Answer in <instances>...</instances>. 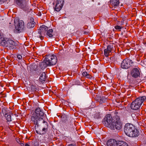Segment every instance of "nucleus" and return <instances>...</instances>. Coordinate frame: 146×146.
I'll use <instances>...</instances> for the list:
<instances>
[{
  "label": "nucleus",
  "instance_id": "obj_1",
  "mask_svg": "<svg viewBox=\"0 0 146 146\" xmlns=\"http://www.w3.org/2000/svg\"><path fill=\"white\" fill-rule=\"evenodd\" d=\"M125 134L128 136L131 137H135L139 135V132L135 128L133 125L130 123H127L124 129Z\"/></svg>",
  "mask_w": 146,
  "mask_h": 146
},
{
  "label": "nucleus",
  "instance_id": "obj_2",
  "mask_svg": "<svg viewBox=\"0 0 146 146\" xmlns=\"http://www.w3.org/2000/svg\"><path fill=\"white\" fill-rule=\"evenodd\" d=\"M44 113L40 108H37L35 110L34 113L31 117V121L34 123L38 126V123L40 121L43 120V117Z\"/></svg>",
  "mask_w": 146,
  "mask_h": 146
},
{
  "label": "nucleus",
  "instance_id": "obj_3",
  "mask_svg": "<svg viewBox=\"0 0 146 146\" xmlns=\"http://www.w3.org/2000/svg\"><path fill=\"white\" fill-rule=\"evenodd\" d=\"M146 99V97L145 96L137 98L131 104L130 106L131 108L134 110L138 109L140 107Z\"/></svg>",
  "mask_w": 146,
  "mask_h": 146
},
{
  "label": "nucleus",
  "instance_id": "obj_4",
  "mask_svg": "<svg viewBox=\"0 0 146 146\" xmlns=\"http://www.w3.org/2000/svg\"><path fill=\"white\" fill-rule=\"evenodd\" d=\"M45 63L46 65L50 66L55 65L57 62L56 57L54 55H46L44 58Z\"/></svg>",
  "mask_w": 146,
  "mask_h": 146
},
{
  "label": "nucleus",
  "instance_id": "obj_5",
  "mask_svg": "<svg viewBox=\"0 0 146 146\" xmlns=\"http://www.w3.org/2000/svg\"><path fill=\"white\" fill-rule=\"evenodd\" d=\"M115 118L116 121L113 122L112 125L110 128L113 130H114L115 129L117 130H120L122 128V123L120 121L119 117L117 115H115Z\"/></svg>",
  "mask_w": 146,
  "mask_h": 146
},
{
  "label": "nucleus",
  "instance_id": "obj_6",
  "mask_svg": "<svg viewBox=\"0 0 146 146\" xmlns=\"http://www.w3.org/2000/svg\"><path fill=\"white\" fill-rule=\"evenodd\" d=\"M14 24L16 31L17 32L22 30L24 28V22L22 20L18 21V19H15Z\"/></svg>",
  "mask_w": 146,
  "mask_h": 146
},
{
  "label": "nucleus",
  "instance_id": "obj_7",
  "mask_svg": "<svg viewBox=\"0 0 146 146\" xmlns=\"http://www.w3.org/2000/svg\"><path fill=\"white\" fill-rule=\"evenodd\" d=\"M114 44L113 43L110 44L107 47V48L104 49V54L106 57H108L111 55L112 53L114 51L115 49L113 47Z\"/></svg>",
  "mask_w": 146,
  "mask_h": 146
},
{
  "label": "nucleus",
  "instance_id": "obj_8",
  "mask_svg": "<svg viewBox=\"0 0 146 146\" xmlns=\"http://www.w3.org/2000/svg\"><path fill=\"white\" fill-rule=\"evenodd\" d=\"M133 62L129 59L125 58L123 60L121 64V67L123 69H127L132 66Z\"/></svg>",
  "mask_w": 146,
  "mask_h": 146
},
{
  "label": "nucleus",
  "instance_id": "obj_9",
  "mask_svg": "<svg viewBox=\"0 0 146 146\" xmlns=\"http://www.w3.org/2000/svg\"><path fill=\"white\" fill-rule=\"evenodd\" d=\"M104 119L106 126L110 128L112 125V123L114 122V121H113L112 116L110 114H107L105 116Z\"/></svg>",
  "mask_w": 146,
  "mask_h": 146
},
{
  "label": "nucleus",
  "instance_id": "obj_10",
  "mask_svg": "<svg viewBox=\"0 0 146 146\" xmlns=\"http://www.w3.org/2000/svg\"><path fill=\"white\" fill-rule=\"evenodd\" d=\"M48 27L44 25H42L40 26L38 29V33L37 34V36L40 38L41 40L44 39L43 35H44L46 31L48 30Z\"/></svg>",
  "mask_w": 146,
  "mask_h": 146
},
{
  "label": "nucleus",
  "instance_id": "obj_11",
  "mask_svg": "<svg viewBox=\"0 0 146 146\" xmlns=\"http://www.w3.org/2000/svg\"><path fill=\"white\" fill-rule=\"evenodd\" d=\"M29 0H15L16 4L21 9L26 10L27 8V2Z\"/></svg>",
  "mask_w": 146,
  "mask_h": 146
},
{
  "label": "nucleus",
  "instance_id": "obj_12",
  "mask_svg": "<svg viewBox=\"0 0 146 146\" xmlns=\"http://www.w3.org/2000/svg\"><path fill=\"white\" fill-rule=\"evenodd\" d=\"M64 2L63 0H57L56 4L54 8V11L57 12L59 11L63 6Z\"/></svg>",
  "mask_w": 146,
  "mask_h": 146
},
{
  "label": "nucleus",
  "instance_id": "obj_13",
  "mask_svg": "<svg viewBox=\"0 0 146 146\" xmlns=\"http://www.w3.org/2000/svg\"><path fill=\"white\" fill-rule=\"evenodd\" d=\"M131 74L133 78H136L140 75V72L138 68H133L131 70Z\"/></svg>",
  "mask_w": 146,
  "mask_h": 146
},
{
  "label": "nucleus",
  "instance_id": "obj_14",
  "mask_svg": "<svg viewBox=\"0 0 146 146\" xmlns=\"http://www.w3.org/2000/svg\"><path fill=\"white\" fill-rule=\"evenodd\" d=\"M118 141L114 139H111L107 141V145L108 146H117Z\"/></svg>",
  "mask_w": 146,
  "mask_h": 146
},
{
  "label": "nucleus",
  "instance_id": "obj_15",
  "mask_svg": "<svg viewBox=\"0 0 146 146\" xmlns=\"http://www.w3.org/2000/svg\"><path fill=\"white\" fill-rule=\"evenodd\" d=\"M8 38L3 37L1 35H0V43L1 45L7 46L8 44Z\"/></svg>",
  "mask_w": 146,
  "mask_h": 146
},
{
  "label": "nucleus",
  "instance_id": "obj_16",
  "mask_svg": "<svg viewBox=\"0 0 146 146\" xmlns=\"http://www.w3.org/2000/svg\"><path fill=\"white\" fill-rule=\"evenodd\" d=\"M16 44L15 42L11 39H8V44L7 46H8L11 49H13L16 47Z\"/></svg>",
  "mask_w": 146,
  "mask_h": 146
},
{
  "label": "nucleus",
  "instance_id": "obj_17",
  "mask_svg": "<svg viewBox=\"0 0 146 146\" xmlns=\"http://www.w3.org/2000/svg\"><path fill=\"white\" fill-rule=\"evenodd\" d=\"M110 3L111 5L115 8L118 6L119 2V0H111Z\"/></svg>",
  "mask_w": 146,
  "mask_h": 146
},
{
  "label": "nucleus",
  "instance_id": "obj_18",
  "mask_svg": "<svg viewBox=\"0 0 146 146\" xmlns=\"http://www.w3.org/2000/svg\"><path fill=\"white\" fill-rule=\"evenodd\" d=\"M46 75L45 73V72H43L40 76L39 80L42 83H44L45 80Z\"/></svg>",
  "mask_w": 146,
  "mask_h": 146
},
{
  "label": "nucleus",
  "instance_id": "obj_19",
  "mask_svg": "<svg viewBox=\"0 0 146 146\" xmlns=\"http://www.w3.org/2000/svg\"><path fill=\"white\" fill-rule=\"evenodd\" d=\"M33 20V19H31V21L28 23L27 27L28 28H31L34 27L35 23L34 21Z\"/></svg>",
  "mask_w": 146,
  "mask_h": 146
},
{
  "label": "nucleus",
  "instance_id": "obj_20",
  "mask_svg": "<svg viewBox=\"0 0 146 146\" xmlns=\"http://www.w3.org/2000/svg\"><path fill=\"white\" fill-rule=\"evenodd\" d=\"M53 30L52 29L47 30L46 33V35L47 37L50 38H52L53 36Z\"/></svg>",
  "mask_w": 146,
  "mask_h": 146
},
{
  "label": "nucleus",
  "instance_id": "obj_21",
  "mask_svg": "<svg viewBox=\"0 0 146 146\" xmlns=\"http://www.w3.org/2000/svg\"><path fill=\"white\" fill-rule=\"evenodd\" d=\"M92 116L95 119H100L101 118L100 113L98 112H96Z\"/></svg>",
  "mask_w": 146,
  "mask_h": 146
},
{
  "label": "nucleus",
  "instance_id": "obj_22",
  "mask_svg": "<svg viewBox=\"0 0 146 146\" xmlns=\"http://www.w3.org/2000/svg\"><path fill=\"white\" fill-rule=\"evenodd\" d=\"M117 146H128L127 144L123 141H119Z\"/></svg>",
  "mask_w": 146,
  "mask_h": 146
},
{
  "label": "nucleus",
  "instance_id": "obj_23",
  "mask_svg": "<svg viewBox=\"0 0 146 146\" xmlns=\"http://www.w3.org/2000/svg\"><path fill=\"white\" fill-rule=\"evenodd\" d=\"M5 116L6 119L8 122H10L11 121V115L10 114H5Z\"/></svg>",
  "mask_w": 146,
  "mask_h": 146
},
{
  "label": "nucleus",
  "instance_id": "obj_24",
  "mask_svg": "<svg viewBox=\"0 0 146 146\" xmlns=\"http://www.w3.org/2000/svg\"><path fill=\"white\" fill-rule=\"evenodd\" d=\"M31 90L32 91H36L37 90V87L35 85H32V86H31Z\"/></svg>",
  "mask_w": 146,
  "mask_h": 146
},
{
  "label": "nucleus",
  "instance_id": "obj_25",
  "mask_svg": "<svg viewBox=\"0 0 146 146\" xmlns=\"http://www.w3.org/2000/svg\"><path fill=\"white\" fill-rule=\"evenodd\" d=\"M106 99L105 97H102L100 99V102L101 103H102L106 102Z\"/></svg>",
  "mask_w": 146,
  "mask_h": 146
},
{
  "label": "nucleus",
  "instance_id": "obj_26",
  "mask_svg": "<svg viewBox=\"0 0 146 146\" xmlns=\"http://www.w3.org/2000/svg\"><path fill=\"white\" fill-rule=\"evenodd\" d=\"M115 28L116 29L120 30L122 27L118 25H117L115 27Z\"/></svg>",
  "mask_w": 146,
  "mask_h": 146
},
{
  "label": "nucleus",
  "instance_id": "obj_27",
  "mask_svg": "<svg viewBox=\"0 0 146 146\" xmlns=\"http://www.w3.org/2000/svg\"><path fill=\"white\" fill-rule=\"evenodd\" d=\"M88 74L87 72H84L82 73V75L83 76L85 77Z\"/></svg>",
  "mask_w": 146,
  "mask_h": 146
},
{
  "label": "nucleus",
  "instance_id": "obj_28",
  "mask_svg": "<svg viewBox=\"0 0 146 146\" xmlns=\"http://www.w3.org/2000/svg\"><path fill=\"white\" fill-rule=\"evenodd\" d=\"M17 58L19 59H21L22 58V56H21L20 55V54H18L17 56Z\"/></svg>",
  "mask_w": 146,
  "mask_h": 146
},
{
  "label": "nucleus",
  "instance_id": "obj_29",
  "mask_svg": "<svg viewBox=\"0 0 146 146\" xmlns=\"http://www.w3.org/2000/svg\"><path fill=\"white\" fill-rule=\"evenodd\" d=\"M86 78H90L91 77V76L90 74H88L86 76H85Z\"/></svg>",
  "mask_w": 146,
  "mask_h": 146
},
{
  "label": "nucleus",
  "instance_id": "obj_30",
  "mask_svg": "<svg viewBox=\"0 0 146 146\" xmlns=\"http://www.w3.org/2000/svg\"><path fill=\"white\" fill-rule=\"evenodd\" d=\"M42 123H45V125L47 126V123L46 122H45L44 120L43 121Z\"/></svg>",
  "mask_w": 146,
  "mask_h": 146
},
{
  "label": "nucleus",
  "instance_id": "obj_31",
  "mask_svg": "<svg viewBox=\"0 0 146 146\" xmlns=\"http://www.w3.org/2000/svg\"><path fill=\"white\" fill-rule=\"evenodd\" d=\"M46 129H47V128H43L42 129V131H45L46 130Z\"/></svg>",
  "mask_w": 146,
  "mask_h": 146
},
{
  "label": "nucleus",
  "instance_id": "obj_32",
  "mask_svg": "<svg viewBox=\"0 0 146 146\" xmlns=\"http://www.w3.org/2000/svg\"><path fill=\"white\" fill-rule=\"evenodd\" d=\"M25 146H30L28 144L26 143L25 144Z\"/></svg>",
  "mask_w": 146,
  "mask_h": 146
},
{
  "label": "nucleus",
  "instance_id": "obj_33",
  "mask_svg": "<svg viewBox=\"0 0 146 146\" xmlns=\"http://www.w3.org/2000/svg\"><path fill=\"white\" fill-rule=\"evenodd\" d=\"M5 0H0V1H5Z\"/></svg>",
  "mask_w": 146,
  "mask_h": 146
},
{
  "label": "nucleus",
  "instance_id": "obj_34",
  "mask_svg": "<svg viewBox=\"0 0 146 146\" xmlns=\"http://www.w3.org/2000/svg\"><path fill=\"white\" fill-rule=\"evenodd\" d=\"M44 132H42V134H44ZM40 134H41V133H40Z\"/></svg>",
  "mask_w": 146,
  "mask_h": 146
}]
</instances>
